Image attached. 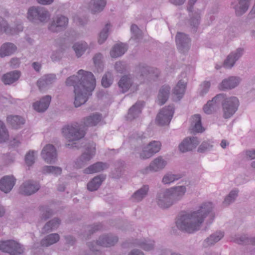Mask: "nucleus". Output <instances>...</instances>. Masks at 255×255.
Instances as JSON below:
<instances>
[{
	"label": "nucleus",
	"instance_id": "nucleus-26",
	"mask_svg": "<svg viewBox=\"0 0 255 255\" xmlns=\"http://www.w3.org/2000/svg\"><path fill=\"white\" fill-rule=\"evenodd\" d=\"M133 244L134 246L138 247L145 251H149L154 249L155 243L151 239L143 238L136 240Z\"/></svg>",
	"mask_w": 255,
	"mask_h": 255
},
{
	"label": "nucleus",
	"instance_id": "nucleus-40",
	"mask_svg": "<svg viewBox=\"0 0 255 255\" xmlns=\"http://www.w3.org/2000/svg\"><path fill=\"white\" fill-rule=\"evenodd\" d=\"M7 121L14 128H20L25 123L24 119L18 116H9L7 117Z\"/></svg>",
	"mask_w": 255,
	"mask_h": 255
},
{
	"label": "nucleus",
	"instance_id": "nucleus-63",
	"mask_svg": "<svg viewBox=\"0 0 255 255\" xmlns=\"http://www.w3.org/2000/svg\"><path fill=\"white\" fill-rule=\"evenodd\" d=\"M9 29L11 30L12 33H8V34H13L17 32L22 31L23 30V27L20 24H19L17 25L16 28H11L9 27Z\"/></svg>",
	"mask_w": 255,
	"mask_h": 255
},
{
	"label": "nucleus",
	"instance_id": "nucleus-51",
	"mask_svg": "<svg viewBox=\"0 0 255 255\" xmlns=\"http://www.w3.org/2000/svg\"><path fill=\"white\" fill-rule=\"evenodd\" d=\"M113 78L111 72L105 73L102 79V85L105 88L110 87L113 83Z\"/></svg>",
	"mask_w": 255,
	"mask_h": 255
},
{
	"label": "nucleus",
	"instance_id": "nucleus-36",
	"mask_svg": "<svg viewBox=\"0 0 255 255\" xmlns=\"http://www.w3.org/2000/svg\"><path fill=\"white\" fill-rule=\"evenodd\" d=\"M105 178L103 175H98L95 177L87 184V188L90 191L97 190L101 185Z\"/></svg>",
	"mask_w": 255,
	"mask_h": 255
},
{
	"label": "nucleus",
	"instance_id": "nucleus-61",
	"mask_svg": "<svg viewBox=\"0 0 255 255\" xmlns=\"http://www.w3.org/2000/svg\"><path fill=\"white\" fill-rule=\"evenodd\" d=\"M247 157L250 159H253L255 158V149H252L248 150L245 151Z\"/></svg>",
	"mask_w": 255,
	"mask_h": 255
},
{
	"label": "nucleus",
	"instance_id": "nucleus-17",
	"mask_svg": "<svg viewBox=\"0 0 255 255\" xmlns=\"http://www.w3.org/2000/svg\"><path fill=\"white\" fill-rule=\"evenodd\" d=\"M252 0H234L231 5L238 16H241L245 13L248 10Z\"/></svg>",
	"mask_w": 255,
	"mask_h": 255
},
{
	"label": "nucleus",
	"instance_id": "nucleus-33",
	"mask_svg": "<svg viewBox=\"0 0 255 255\" xmlns=\"http://www.w3.org/2000/svg\"><path fill=\"white\" fill-rule=\"evenodd\" d=\"M149 186L147 185L142 186L135 191L131 196V199L134 202H140L147 195Z\"/></svg>",
	"mask_w": 255,
	"mask_h": 255
},
{
	"label": "nucleus",
	"instance_id": "nucleus-31",
	"mask_svg": "<svg viewBox=\"0 0 255 255\" xmlns=\"http://www.w3.org/2000/svg\"><path fill=\"white\" fill-rule=\"evenodd\" d=\"M106 4V0H91L89 3V9L93 14L102 11Z\"/></svg>",
	"mask_w": 255,
	"mask_h": 255
},
{
	"label": "nucleus",
	"instance_id": "nucleus-20",
	"mask_svg": "<svg viewBox=\"0 0 255 255\" xmlns=\"http://www.w3.org/2000/svg\"><path fill=\"white\" fill-rule=\"evenodd\" d=\"M40 188L38 183L34 181L28 180L24 182L20 187V192L26 195H30L37 192Z\"/></svg>",
	"mask_w": 255,
	"mask_h": 255
},
{
	"label": "nucleus",
	"instance_id": "nucleus-25",
	"mask_svg": "<svg viewBox=\"0 0 255 255\" xmlns=\"http://www.w3.org/2000/svg\"><path fill=\"white\" fill-rule=\"evenodd\" d=\"M51 100V97L50 96H44L39 101L33 103V108L38 112H44L48 108Z\"/></svg>",
	"mask_w": 255,
	"mask_h": 255
},
{
	"label": "nucleus",
	"instance_id": "nucleus-21",
	"mask_svg": "<svg viewBox=\"0 0 255 255\" xmlns=\"http://www.w3.org/2000/svg\"><path fill=\"white\" fill-rule=\"evenodd\" d=\"M199 143V140L196 137H188L185 138L179 144V150L182 152L191 151L195 148Z\"/></svg>",
	"mask_w": 255,
	"mask_h": 255
},
{
	"label": "nucleus",
	"instance_id": "nucleus-13",
	"mask_svg": "<svg viewBox=\"0 0 255 255\" xmlns=\"http://www.w3.org/2000/svg\"><path fill=\"white\" fill-rule=\"evenodd\" d=\"M135 71L140 74L141 80L144 77L147 80H155L159 74V70L156 68L140 65L136 68Z\"/></svg>",
	"mask_w": 255,
	"mask_h": 255
},
{
	"label": "nucleus",
	"instance_id": "nucleus-38",
	"mask_svg": "<svg viewBox=\"0 0 255 255\" xmlns=\"http://www.w3.org/2000/svg\"><path fill=\"white\" fill-rule=\"evenodd\" d=\"M170 91V88L168 85H164L160 88L158 95L159 105H162L166 102L169 97Z\"/></svg>",
	"mask_w": 255,
	"mask_h": 255
},
{
	"label": "nucleus",
	"instance_id": "nucleus-30",
	"mask_svg": "<svg viewBox=\"0 0 255 255\" xmlns=\"http://www.w3.org/2000/svg\"><path fill=\"white\" fill-rule=\"evenodd\" d=\"M224 233L221 231H217L211 234L205 240L203 246L205 247L213 246L220 241L224 237Z\"/></svg>",
	"mask_w": 255,
	"mask_h": 255
},
{
	"label": "nucleus",
	"instance_id": "nucleus-19",
	"mask_svg": "<svg viewBox=\"0 0 255 255\" xmlns=\"http://www.w3.org/2000/svg\"><path fill=\"white\" fill-rule=\"evenodd\" d=\"M167 161L162 156L154 158L149 165L144 169V173L148 171L157 172L163 169L167 165Z\"/></svg>",
	"mask_w": 255,
	"mask_h": 255
},
{
	"label": "nucleus",
	"instance_id": "nucleus-27",
	"mask_svg": "<svg viewBox=\"0 0 255 255\" xmlns=\"http://www.w3.org/2000/svg\"><path fill=\"white\" fill-rule=\"evenodd\" d=\"M109 167V165L106 163L98 162L84 170V173L86 174H92L103 171Z\"/></svg>",
	"mask_w": 255,
	"mask_h": 255
},
{
	"label": "nucleus",
	"instance_id": "nucleus-62",
	"mask_svg": "<svg viewBox=\"0 0 255 255\" xmlns=\"http://www.w3.org/2000/svg\"><path fill=\"white\" fill-rule=\"evenodd\" d=\"M102 227V226L101 224H98L88 227V230L90 232V234H92L95 231L100 230Z\"/></svg>",
	"mask_w": 255,
	"mask_h": 255
},
{
	"label": "nucleus",
	"instance_id": "nucleus-15",
	"mask_svg": "<svg viewBox=\"0 0 255 255\" xmlns=\"http://www.w3.org/2000/svg\"><path fill=\"white\" fill-rule=\"evenodd\" d=\"M224 94H217L212 100L209 101L203 107V111L206 114H212L219 110Z\"/></svg>",
	"mask_w": 255,
	"mask_h": 255
},
{
	"label": "nucleus",
	"instance_id": "nucleus-1",
	"mask_svg": "<svg viewBox=\"0 0 255 255\" xmlns=\"http://www.w3.org/2000/svg\"><path fill=\"white\" fill-rule=\"evenodd\" d=\"M213 208V203L208 202L202 204L196 211L182 213L176 221L177 227L180 230L190 234L199 230L207 217L210 218V223L214 220Z\"/></svg>",
	"mask_w": 255,
	"mask_h": 255
},
{
	"label": "nucleus",
	"instance_id": "nucleus-60",
	"mask_svg": "<svg viewBox=\"0 0 255 255\" xmlns=\"http://www.w3.org/2000/svg\"><path fill=\"white\" fill-rule=\"evenodd\" d=\"M61 57V52L59 51H54L51 56V58L53 61L60 60Z\"/></svg>",
	"mask_w": 255,
	"mask_h": 255
},
{
	"label": "nucleus",
	"instance_id": "nucleus-43",
	"mask_svg": "<svg viewBox=\"0 0 255 255\" xmlns=\"http://www.w3.org/2000/svg\"><path fill=\"white\" fill-rule=\"evenodd\" d=\"M192 126L193 131L195 132H202L204 128L202 126L201 117L200 115L196 114L192 117Z\"/></svg>",
	"mask_w": 255,
	"mask_h": 255
},
{
	"label": "nucleus",
	"instance_id": "nucleus-42",
	"mask_svg": "<svg viewBox=\"0 0 255 255\" xmlns=\"http://www.w3.org/2000/svg\"><path fill=\"white\" fill-rule=\"evenodd\" d=\"M78 57H81L88 48V44L85 41H79L74 44L72 47Z\"/></svg>",
	"mask_w": 255,
	"mask_h": 255
},
{
	"label": "nucleus",
	"instance_id": "nucleus-47",
	"mask_svg": "<svg viewBox=\"0 0 255 255\" xmlns=\"http://www.w3.org/2000/svg\"><path fill=\"white\" fill-rule=\"evenodd\" d=\"M239 191L237 189L232 190L225 197L223 204L224 206H228L233 203L238 195Z\"/></svg>",
	"mask_w": 255,
	"mask_h": 255
},
{
	"label": "nucleus",
	"instance_id": "nucleus-64",
	"mask_svg": "<svg viewBox=\"0 0 255 255\" xmlns=\"http://www.w3.org/2000/svg\"><path fill=\"white\" fill-rule=\"evenodd\" d=\"M10 66L12 68H16L17 67L20 63V61L19 59L17 58H13L10 60Z\"/></svg>",
	"mask_w": 255,
	"mask_h": 255
},
{
	"label": "nucleus",
	"instance_id": "nucleus-18",
	"mask_svg": "<svg viewBox=\"0 0 255 255\" xmlns=\"http://www.w3.org/2000/svg\"><path fill=\"white\" fill-rule=\"evenodd\" d=\"M191 40L188 35L183 32H177L176 35V43L178 50L181 52L187 51L190 46Z\"/></svg>",
	"mask_w": 255,
	"mask_h": 255
},
{
	"label": "nucleus",
	"instance_id": "nucleus-58",
	"mask_svg": "<svg viewBox=\"0 0 255 255\" xmlns=\"http://www.w3.org/2000/svg\"><path fill=\"white\" fill-rule=\"evenodd\" d=\"M40 210L41 213V218L44 220L49 218L52 215L51 210L46 206L41 207Z\"/></svg>",
	"mask_w": 255,
	"mask_h": 255
},
{
	"label": "nucleus",
	"instance_id": "nucleus-52",
	"mask_svg": "<svg viewBox=\"0 0 255 255\" xmlns=\"http://www.w3.org/2000/svg\"><path fill=\"white\" fill-rule=\"evenodd\" d=\"M8 137V132L4 124L0 121V142H5Z\"/></svg>",
	"mask_w": 255,
	"mask_h": 255
},
{
	"label": "nucleus",
	"instance_id": "nucleus-48",
	"mask_svg": "<svg viewBox=\"0 0 255 255\" xmlns=\"http://www.w3.org/2000/svg\"><path fill=\"white\" fill-rule=\"evenodd\" d=\"M44 173L51 174L55 176L61 174L62 172L61 168L54 166H45L42 169Z\"/></svg>",
	"mask_w": 255,
	"mask_h": 255
},
{
	"label": "nucleus",
	"instance_id": "nucleus-54",
	"mask_svg": "<svg viewBox=\"0 0 255 255\" xmlns=\"http://www.w3.org/2000/svg\"><path fill=\"white\" fill-rule=\"evenodd\" d=\"M5 32L6 34L12 33L10 29H9V27L6 21L1 16H0V34Z\"/></svg>",
	"mask_w": 255,
	"mask_h": 255
},
{
	"label": "nucleus",
	"instance_id": "nucleus-3",
	"mask_svg": "<svg viewBox=\"0 0 255 255\" xmlns=\"http://www.w3.org/2000/svg\"><path fill=\"white\" fill-rule=\"evenodd\" d=\"M102 115L93 114L84 118L81 124L74 123L62 128L63 135L69 140H77L83 138L85 134V128L97 125L102 120Z\"/></svg>",
	"mask_w": 255,
	"mask_h": 255
},
{
	"label": "nucleus",
	"instance_id": "nucleus-22",
	"mask_svg": "<svg viewBox=\"0 0 255 255\" xmlns=\"http://www.w3.org/2000/svg\"><path fill=\"white\" fill-rule=\"evenodd\" d=\"M241 81L240 77L231 76L224 79L220 84L219 88L221 90H231L238 86Z\"/></svg>",
	"mask_w": 255,
	"mask_h": 255
},
{
	"label": "nucleus",
	"instance_id": "nucleus-23",
	"mask_svg": "<svg viewBox=\"0 0 255 255\" xmlns=\"http://www.w3.org/2000/svg\"><path fill=\"white\" fill-rule=\"evenodd\" d=\"M118 84L123 93L126 92L130 88V90L132 92L137 90V85L134 84L132 79L127 76L122 77L119 81Z\"/></svg>",
	"mask_w": 255,
	"mask_h": 255
},
{
	"label": "nucleus",
	"instance_id": "nucleus-9",
	"mask_svg": "<svg viewBox=\"0 0 255 255\" xmlns=\"http://www.w3.org/2000/svg\"><path fill=\"white\" fill-rule=\"evenodd\" d=\"M96 151V144L95 143H89L86 145L84 151L76 161L77 167L81 168L85 165L94 157Z\"/></svg>",
	"mask_w": 255,
	"mask_h": 255
},
{
	"label": "nucleus",
	"instance_id": "nucleus-32",
	"mask_svg": "<svg viewBox=\"0 0 255 255\" xmlns=\"http://www.w3.org/2000/svg\"><path fill=\"white\" fill-rule=\"evenodd\" d=\"M17 50L16 46L12 43L7 42L3 44L0 49V56L1 57L8 56L12 54Z\"/></svg>",
	"mask_w": 255,
	"mask_h": 255
},
{
	"label": "nucleus",
	"instance_id": "nucleus-37",
	"mask_svg": "<svg viewBox=\"0 0 255 255\" xmlns=\"http://www.w3.org/2000/svg\"><path fill=\"white\" fill-rule=\"evenodd\" d=\"M56 75L47 74L43 76L37 81V85L40 88H43L53 83L56 80Z\"/></svg>",
	"mask_w": 255,
	"mask_h": 255
},
{
	"label": "nucleus",
	"instance_id": "nucleus-35",
	"mask_svg": "<svg viewBox=\"0 0 255 255\" xmlns=\"http://www.w3.org/2000/svg\"><path fill=\"white\" fill-rule=\"evenodd\" d=\"M20 73L17 71L10 72L4 74L1 78L2 81L5 85L11 84L18 80Z\"/></svg>",
	"mask_w": 255,
	"mask_h": 255
},
{
	"label": "nucleus",
	"instance_id": "nucleus-11",
	"mask_svg": "<svg viewBox=\"0 0 255 255\" xmlns=\"http://www.w3.org/2000/svg\"><path fill=\"white\" fill-rule=\"evenodd\" d=\"M0 250L10 255H19L23 252L22 247L13 240L0 242Z\"/></svg>",
	"mask_w": 255,
	"mask_h": 255
},
{
	"label": "nucleus",
	"instance_id": "nucleus-44",
	"mask_svg": "<svg viewBox=\"0 0 255 255\" xmlns=\"http://www.w3.org/2000/svg\"><path fill=\"white\" fill-rule=\"evenodd\" d=\"M60 224V221L57 218H54L47 222L42 229V233L46 234L56 229Z\"/></svg>",
	"mask_w": 255,
	"mask_h": 255
},
{
	"label": "nucleus",
	"instance_id": "nucleus-57",
	"mask_svg": "<svg viewBox=\"0 0 255 255\" xmlns=\"http://www.w3.org/2000/svg\"><path fill=\"white\" fill-rule=\"evenodd\" d=\"M115 70L120 73H123L126 71L127 65L123 61H117L115 64Z\"/></svg>",
	"mask_w": 255,
	"mask_h": 255
},
{
	"label": "nucleus",
	"instance_id": "nucleus-59",
	"mask_svg": "<svg viewBox=\"0 0 255 255\" xmlns=\"http://www.w3.org/2000/svg\"><path fill=\"white\" fill-rule=\"evenodd\" d=\"M130 30L132 34V37H134L135 39H138L140 36V30L138 26L135 24H132L130 27Z\"/></svg>",
	"mask_w": 255,
	"mask_h": 255
},
{
	"label": "nucleus",
	"instance_id": "nucleus-46",
	"mask_svg": "<svg viewBox=\"0 0 255 255\" xmlns=\"http://www.w3.org/2000/svg\"><path fill=\"white\" fill-rule=\"evenodd\" d=\"M234 242L239 244L255 245V237H249L247 235H242L237 237Z\"/></svg>",
	"mask_w": 255,
	"mask_h": 255
},
{
	"label": "nucleus",
	"instance_id": "nucleus-39",
	"mask_svg": "<svg viewBox=\"0 0 255 255\" xmlns=\"http://www.w3.org/2000/svg\"><path fill=\"white\" fill-rule=\"evenodd\" d=\"M59 239L60 237L58 234H51L41 240V245L43 247H49L58 242Z\"/></svg>",
	"mask_w": 255,
	"mask_h": 255
},
{
	"label": "nucleus",
	"instance_id": "nucleus-24",
	"mask_svg": "<svg viewBox=\"0 0 255 255\" xmlns=\"http://www.w3.org/2000/svg\"><path fill=\"white\" fill-rule=\"evenodd\" d=\"M16 179L12 175H7L0 180V189L4 193L9 192L13 188Z\"/></svg>",
	"mask_w": 255,
	"mask_h": 255
},
{
	"label": "nucleus",
	"instance_id": "nucleus-2",
	"mask_svg": "<svg viewBox=\"0 0 255 255\" xmlns=\"http://www.w3.org/2000/svg\"><path fill=\"white\" fill-rule=\"evenodd\" d=\"M78 75L68 77L66 81L67 86L74 87L76 107H80L88 100L96 86V80L92 73L80 70Z\"/></svg>",
	"mask_w": 255,
	"mask_h": 255
},
{
	"label": "nucleus",
	"instance_id": "nucleus-7",
	"mask_svg": "<svg viewBox=\"0 0 255 255\" xmlns=\"http://www.w3.org/2000/svg\"><path fill=\"white\" fill-rule=\"evenodd\" d=\"M245 53L244 48L238 47L236 48L229 54L224 60L222 65L216 64L215 68L219 70L223 66L226 69H231L235 66L236 63L242 58Z\"/></svg>",
	"mask_w": 255,
	"mask_h": 255
},
{
	"label": "nucleus",
	"instance_id": "nucleus-45",
	"mask_svg": "<svg viewBox=\"0 0 255 255\" xmlns=\"http://www.w3.org/2000/svg\"><path fill=\"white\" fill-rule=\"evenodd\" d=\"M182 177L179 174H173L171 172L166 173L163 177L162 182L165 185H169L174 181H177Z\"/></svg>",
	"mask_w": 255,
	"mask_h": 255
},
{
	"label": "nucleus",
	"instance_id": "nucleus-5",
	"mask_svg": "<svg viewBox=\"0 0 255 255\" xmlns=\"http://www.w3.org/2000/svg\"><path fill=\"white\" fill-rule=\"evenodd\" d=\"M118 240V237L116 236L111 234H106L100 236L96 244V246L99 245L104 247H111L116 245ZM94 244V242L88 243V246L90 251L86 255H101V253L97 249V247L96 246L95 247L93 245Z\"/></svg>",
	"mask_w": 255,
	"mask_h": 255
},
{
	"label": "nucleus",
	"instance_id": "nucleus-4",
	"mask_svg": "<svg viewBox=\"0 0 255 255\" xmlns=\"http://www.w3.org/2000/svg\"><path fill=\"white\" fill-rule=\"evenodd\" d=\"M187 192L185 185L174 186L160 191L156 196V202L161 208L165 209L181 201Z\"/></svg>",
	"mask_w": 255,
	"mask_h": 255
},
{
	"label": "nucleus",
	"instance_id": "nucleus-28",
	"mask_svg": "<svg viewBox=\"0 0 255 255\" xmlns=\"http://www.w3.org/2000/svg\"><path fill=\"white\" fill-rule=\"evenodd\" d=\"M191 12L192 13L190 14V18L189 21L190 27L192 31L196 32L200 23L201 11L198 10L193 12L191 10Z\"/></svg>",
	"mask_w": 255,
	"mask_h": 255
},
{
	"label": "nucleus",
	"instance_id": "nucleus-10",
	"mask_svg": "<svg viewBox=\"0 0 255 255\" xmlns=\"http://www.w3.org/2000/svg\"><path fill=\"white\" fill-rule=\"evenodd\" d=\"M68 18L63 15H57L52 18L48 24V28L52 32H58L65 30L68 24Z\"/></svg>",
	"mask_w": 255,
	"mask_h": 255
},
{
	"label": "nucleus",
	"instance_id": "nucleus-16",
	"mask_svg": "<svg viewBox=\"0 0 255 255\" xmlns=\"http://www.w3.org/2000/svg\"><path fill=\"white\" fill-rule=\"evenodd\" d=\"M41 156L47 163H55L57 160V152L55 147L52 144H47L42 150Z\"/></svg>",
	"mask_w": 255,
	"mask_h": 255
},
{
	"label": "nucleus",
	"instance_id": "nucleus-8",
	"mask_svg": "<svg viewBox=\"0 0 255 255\" xmlns=\"http://www.w3.org/2000/svg\"><path fill=\"white\" fill-rule=\"evenodd\" d=\"M50 16L49 12L43 7L32 6L27 12V18L33 22H46Z\"/></svg>",
	"mask_w": 255,
	"mask_h": 255
},
{
	"label": "nucleus",
	"instance_id": "nucleus-6",
	"mask_svg": "<svg viewBox=\"0 0 255 255\" xmlns=\"http://www.w3.org/2000/svg\"><path fill=\"white\" fill-rule=\"evenodd\" d=\"M222 104L223 117L229 119L237 112L240 105L239 100L236 97H227L224 94V98L221 102Z\"/></svg>",
	"mask_w": 255,
	"mask_h": 255
},
{
	"label": "nucleus",
	"instance_id": "nucleus-56",
	"mask_svg": "<svg viewBox=\"0 0 255 255\" xmlns=\"http://www.w3.org/2000/svg\"><path fill=\"white\" fill-rule=\"evenodd\" d=\"M34 153V151H30L25 155V161L28 166H31L34 163L35 156Z\"/></svg>",
	"mask_w": 255,
	"mask_h": 255
},
{
	"label": "nucleus",
	"instance_id": "nucleus-50",
	"mask_svg": "<svg viewBox=\"0 0 255 255\" xmlns=\"http://www.w3.org/2000/svg\"><path fill=\"white\" fill-rule=\"evenodd\" d=\"M103 55L101 53H97L93 57V61L97 67L98 72H101L103 69V64L102 61Z\"/></svg>",
	"mask_w": 255,
	"mask_h": 255
},
{
	"label": "nucleus",
	"instance_id": "nucleus-49",
	"mask_svg": "<svg viewBox=\"0 0 255 255\" xmlns=\"http://www.w3.org/2000/svg\"><path fill=\"white\" fill-rule=\"evenodd\" d=\"M111 27V25L110 23L106 24L100 33L98 39V42L100 44H103L107 39L108 36V32Z\"/></svg>",
	"mask_w": 255,
	"mask_h": 255
},
{
	"label": "nucleus",
	"instance_id": "nucleus-29",
	"mask_svg": "<svg viewBox=\"0 0 255 255\" xmlns=\"http://www.w3.org/2000/svg\"><path fill=\"white\" fill-rule=\"evenodd\" d=\"M128 49L127 44L120 43L115 44L110 51L112 58H118L124 55Z\"/></svg>",
	"mask_w": 255,
	"mask_h": 255
},
{
	"label": "nucleus",
	"instance_id": "nucleus-53",
	"mask_svg": "<svg viewBox=\"0 0 255 255\" xmlns=\"http://www.w3.org/2000/svg\"><path fill=\"white\" fill-rule=\"evenodd\" d=\"M213 145L210 141H205L199 146L198 151L199 152H205L210 150L213 148Z\"/></svg>",
	"mask_w": 255,
	"mask_h": 255
},
{
	"label": "nucleus",
	"instance_id": "nucleus-34",
	"mask_svg": "<svg viewBox=\"0 0 255 255\" xmlns=\"http://www.w3.org/2000/svg\"><path fill=\"white\" fill-rule=\"evenodd\" d=\"M143 105L144 102L142 101L136 102L129 109L128 118L132 120L138 117L141 112V109Z\"/></svg>",
	"mask_w": 255,
	"mask_h": 255
},
{
	"label": "nucleus",
	"instance_id": "nucleus-41",
	"mask_svg": "<svg viewBox=\"0 0 255 255\" xmlns=\"http://www.w3.org/2000/svg\"><path fill=\"white\" fill-rule=\"evenodd\" d=\"M186 83L183 80H180L173 91V94L177 97L178 100H179L183 96L185 89Z\"/></svg>",
	"mask_w": 255,
	"mask_h": 255
},
{
	"label": "nucleus",
	"instance_id": "nucleus-55",
	"mask_svg": "<svg viewBox=\"0 0 255 255\" xmlns=\"http://www.w3.org/2000/svg\"><path fill=\"white\" fill-rule=\"evenodd\" d=\"M211 86V84L208 81H205L200 85L199 88V94L201 96H204L206 94Z\"/></svg>",
	"mask_w": 255,
	"mask_h": 255
},
{
	"label": "nucleus",
	"instance_id": "nucleus-12",
	"mask_svg": "<svg viewBox=\"0 0 255 255\" xmlns=\"http://www.w3.org/2000/svg\"><path fill=\"white\" fill-rule=\"evenodd\" d=\"M174 113L173 106L170 105L164 107L157 115L156 123L160 125H168L172 118Z\"/></svg>",
	"mask_w": 255,
	"mask_h": 255
},
{
	"label": "nucleus",
	"instance_id": "nucleus-14",
	"mask_svg": "<svg viewBox=\"0 0 255 255\" xmlns=\"http://www.w3.org/2000/svg\"><path fill=\"white\" fill-rule=\"evenodd\" d=\"M161 146V143L159 141L154 140L149 142L146 146L143 148L140 153V157L143 159L150 158L159 151Z\"/></svg>",
	"mask_w": 255,
	"mask_h": 255
}]
</instances>
